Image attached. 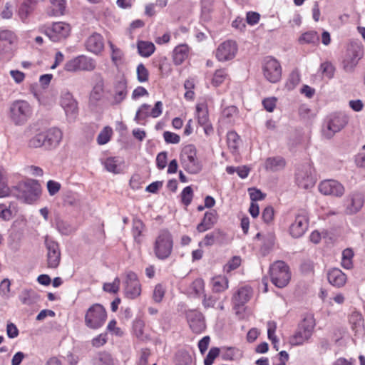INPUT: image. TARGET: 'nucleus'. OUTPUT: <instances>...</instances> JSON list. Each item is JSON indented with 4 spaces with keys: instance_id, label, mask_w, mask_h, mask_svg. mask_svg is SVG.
Here are the masks:
<instances>
[{
    "instance_id": "6ab92c4d",
    "label": "nucleus",
    "mask_w": 365,
    "mask_h": 365,
    "mask_svg": "<svg viewBox=\"0 0 365 365\" xmlns=\"http://www.w3.org/2000/svg\"><path fill=\"white\" fill-rule=\"evenodd\" d=\"M319 190L324 195L341 197L345 192L344 185L335 180H324L319 185Z\"/></svg>"
},
{
    "instance_id": "dca6fc26",
    "label": "nucleus",
    "mask_w": 365,
    "mask_h": 365,
    "mask_svg": "<svg viewBox=\"0 0 365 365\" xmlns=\"http://www.w3.org/2000/svg\"><path fill=\"white\" fill-rule=\"evenodd\" d=\"M18 39L14 31L0 28V61L4 55L11 51L12 46L17 43Z\"/></svg>"
},
{
    "instance_id": "5fc2aeb1",
    "label": "nucleus",
    "mask_w": 365,
    "mask_h": 365,
    "mask_svg": "<svg viewBox=\"0 0 365 365\" xmlns=\"http://www.w3.org/2000/svg\"><path fill=\"white\" fill-rule=\"evenodd\" d=\"M320 70L324 76L329 79L334 77L335 73V67L329 61H325L320 65Z\"/></svg>"
},
{
    "instance_id": "393cba45",
    "label": "nucleus",
    "mask_w": 365,
    "mask_h": 365,
    "mask_svg": "<svg viewBox=\"0 0 365 365\" xmlns=\"http://www.w3.org/2000/svg\"><path fill=\"white\" fill-rule=\"evenodd\" d=\"M252 291L248 287H240L233 295L232 302L236 313L251 298Z\"/></svg>"
},
{
    "instance_id": "2eb2a0df",
    "label": "nucleus",
    "mask_w": 365,
    "mask_h": 365,
    "mask_svg": "<svg viewBox=\"0 0 365 365\" xmlns=\"http://www.w3.org/2000/svg\"><path fill=\"white\" fill-rule=\"evenodd\" d=\"M123 284L125 297L134 299L140 295L141 285L134 272L130 271L126 273Z\"/></svg>"
},
{
    "instance_id": "338daca9",
    "label": "nucleus",
    "mask_w": 365,
    "mask_h": 365,
    "mask_svg": "<svg viewBox=\"0 0 365 365\" xmlns=\"http://www.w3.org/2000/svg\"><path fill=\"white\" fill-rule=\"evenodd\" d=\"M203 299L202 301V306L205 309L213 308L218 300L215 296L202 294Z\"/></svg>"
},
{
    "instance_id": "de8ad7c7",
    "label": "nucleus",
    "mask_w": 365,
    "mask_h": 365,
    "mask_svg": "<svg viewBox=\"0 0 365 365\" xmlns=\"http://www.w3.org/2000/svg\"><path fill=\"white\" fill-rule=\"evenodd\" d=\"M118 164L119 159L116 157H109L106 158L103 163L104 167L106 169V170L113 173H120Z\"/></svg>"
},
{
    "instance_id": "b1692460",
    "label": "nucleus",
    "mask_w": 365,
    "mask_h": 365,
    "mask_svg": "<svg viewBox=\"0 0 365 365\" xmlns=\"http://www.w3.org/2000/svg\"><path fill=\"white\" fill-rule=\"evenodd\" d=\"M128 96V83L127 81L122 78L117 81L113 86L112 106L121 103Z\"/></svg>"
},
{
    "instance_id": "2f4dec72",
    "label": "nucleus",
    "mask_w": 365,
    "mask_h": 365,
    "mask_svg": "<svg viewBox=\"0 0 365 365\" xmlns=\"http://www.w3.org/2000/svg\"><path fill=\"white\" fill-rule=\"evenodd\" d=\"M145 230V225L143 222L139 218H133L132 222L131 233L134 241L138 245L141 244L143 241V233Z\"/></svg>"
},
{
    "instance_id": "a19ab883",
    "label": "nucleus",
    "mask_w": 365,
    "mask_h": 365,
    "mask_svg": "<svg viewBox=\"0 0 365 365\" xmlns=\"http://www.w3.org/2000/svg\"><path fill=\"white\" fill-rule=\"evenodd\" d=\"M10 195L11 190L7 185L6 172L4 168L0 166V197H6Z\"/></svg>"
},
{
    "instance_id": "603ef678",
    "label": "nucleus",
    "mask_w": 365,
    "mask_h": 365,
    "mask_svg": "<svg viewBox=\"0 0 365 365\" xmlns=\"http://www.w3.org/2000/svg\"><path fill=\"white\" fill-rule=\"evenodd\" d=\"M33 10L34 6H31L27 2H23L19 9L18 15L23 22H26Z\"/></svg>"
},
{
    "instance_id": "6e6d98bb",
    "label": "nucleus",
    "mask_w": 365,
    "mask_h": 365,
    "mask_svg": "<svg viewBox=\"0 0 365 365\" xmlns=\"http://www.w3.org/2000/svg\"><path fill=\"white\" fill-rule=\"evenodd\" d=\"M136 73L137 79L140 83L147 82L149 80V71L143 63L138 65Z\"/></svg>"
},
{
    "instance_id": "4c0bfd02",
    "label": "nucleus",
    "mask_w": 365,
    "mask_h": 365,
    "mask_svg": "<svg viewBox=\"0 0 365 365\" xmlns=\"http://www.w3.org/2000/svg\"><path fill=\"white\" fill-rule=\"evenodd\" d=\"M175 365H191L192 355L186 350H180L175 354Z\"/></svg>"
},
{
    "instance_id": "a878e982",
    "label": "nucleus",
    "mask_w": 365,
    "mask_h": 365,
    "mask_svg": "<svg viewBox=\"0 0 365 365\" xmlns=\"http://www.w3.org/2000/svg\"><path fill=\"white\" fill-rule=\"evenodd\" d=\"M85 46L88 51L98 54L104 48L103 37L101 34L94 32L86 39Z\"/></svg>"
},
{
    "instance_id": "f8f14e48",
    "label": "nucleus",
    "mask_w": 365,
    "mask_h": 365,
    "mask_svg": "<svg viewBox=\"0 0 365 365\" xmlns=\"http://www.w3.org/2000/svg\"><path fill=\"white\" fill-rule=\"evenodd\" d=\"M347 123V118L341 114H332L327 118L324 128L323 134L331 138L336 133L340 131Z\"/></svg>"
},
{
    "instance_id": "4be33fe9",
    "label": "nucleus",
    "mask_w": 365,
    "mask_h": 365,
    "mask_svg": "<svg viewBox=\"0 0 365 365\" xmlns=\"http://www.w3.org/2000/svg\"><path fill=\"white\" fill-rule=\"evenodd\" d=\"M364 203V195L359 192H354L349 195L346 199V213L353 215L358 212Z\"/></svg>"
},
{
    "instance_id": "7ed1b4c3",
    "label": "nucleus",
    "mask_w": 365,
    "mask_h": 365,
    "mask_svg": "<svg viewBox=\"0 0 365 365\" xmlns=\"http://www.w3.org/2000/svg\"><path fill=\"white\" fill-rule=\"evenodd\" d=\"M180 162L183 169L190 174H197L202 170V165L197 156V149L192 144L182 148Z\"/></svg>"
},
{
    "instance_id": "5701e85b",
    "label": "nucleus",
    "mask_w": 365,
    "mask_h": 365,
    "mask_svg": "<svg viewBox=\"0 0 365 365\" xmlns=\"http://www.w3.org/2000/svg\"><path fill=\"white\" fill-rule=\"evenodd\" d=\"M227 238L226 233L221 229H215L213 231L207 233L202 241L199 242V246L210 247L215 244L223 245Z\"/></svg>"
},
{
    "instance_id": "cd10ccee",
    "label": "nucleus",
    "mask_w": 365,
    "mask_h": 365,
    "mask_svg": "<svg viewBox=\"0 0 365 365\" xmlns=\"http://www.w3.org/2000/svg\"><path fill=\"white\" fill-rule=\"evenodd\" d=\"M61 106L68 116L75 117L78 113V103L69 92H66L61 95Z\"/></svg>"
},
{
    "instance_id": "c03bdc74",
    "label": "nucleus",
    "mask_w": 365,
    "mask_h": 365,
    "mask_svg": "<svg viewBox=\"0 0 365 365\" xmlns=\"http://www.w3.org/2000/svg\"><path fill=\"white\" fill-rule=\"evenodd\" d=\"M56 227L60 233L65 235H68L74 231V228L69 222L61 219L56 220Z\"/></svg>"
},
{
    "instance_id": "69168bd1",
    "label": "nucleus",
    "mask_w": 365,
    "mask_h": 365,
    "mask_svg": "<svg viewBox=\"0 0 365 365\" xmlns=\"http://www.w3.org/2000/svg\"><path fill=\"white\" fill-rule=\"evenodd\" d=\"M250 197L252 202L262 200L265 198L266 194L263 193L260 190L256 187H251L248 189Z\"/></svg>"
},
{
    "instance_id": "0e129e2a",
    "label": "nucleus",
    "mask_w": 365,
    "mask_h": 365,
    "mask_svg": "<svg viewBox=\"0 0 365 365\" xmlns=\"http://www.w3.org/2000/svg\"><path fill=\"white\" fill-rule=\"evenodd\" d=\"M165 294V289L164 287L161 284H158L154 288L153 299L155 302L159 303L163 300Z\"/></svg>"
},
{
    "instance_id": "72a5a7b5",
    "label": "nucleus",
    "mask_w": 365,
    "mask_h": 365,
    "mask_svg": "<svg viewBox=\"0 0 365 365\" xmlns=\"http://www.w3.org/2000/svg\"><path fill=\"white\" fill-rule=\"evenodd\" d=\"M99 80L93 87V89L90 93L89 101L92 103H96L99 101L103 93L104 82L101 76L99 74Z\"/></svg>"
},
{
    "instance_id": "6e6552de",
    "label": "nucleus",
    "mask_w": 365,
    "mask_h": 365,
    "mask_svg": "<svg viewBox=\"0 0 365 365\" xmlns=\"http://www.w3.org/2000/svg\"><path fill=\"white\" fill-rule=\"evenodd\" d=\"M106 317L105 308L100 304H94L86 313L85 324L91 329H97L103 325Z\"/></svg>"
},
{
    "instance_id": "052dcab7",
    "label": "nucleus",
    "mask_w": 365,
    "mask_h": 365,
    "mask_svg": "<svg viewBox=\"0 0 365 365\" xmlns=\"http://www.w3.org/2000/svg\"><path fill=\"white\" fill-rule=\"evenodd\" d=\"M120 280L118 277H115L113 282L105 283L103 289L105 292L109 293H117L120 289Z\"/></svg>"
},
{
    "instance_id": "a211bd4d",
    "label": "nucleus",
    "mask_w": 365,
    "mask_h": 365,
    "mask_svg": "<svg viewBox=\"0 0 365 365\" xmlns=\"http://www.w3.org/2000/svg\"><path fill=\"white\" fill-rule=\"evenodd\" d=\"M361 56V49L359 46L349 47L342 60L343 69L348 73L352 72Z\"/></svg>"
},
{
    "instance_id": "1a4fd4ad",
    "label": "nucleus",
    "mask_w": 365,
    "mask_h": 365,
    "mask_svg": "<svg viewBox=\"0 0 365 365\" xmlns=\"http://www.w3.org/2000/svg\"><path fill=\"white\" fill-rule=\"evenodd\" d=\"M96 68V60L85 55L78 56L64 65V70L68 72L93 71Z\"/></svg>"
},
{
    "instance_id": "f3484780",
    "label": "nucleus",
    "mask_w": 365,
    "mask_h": 365,
    "mask_svg": "<svg viewBox=\"0 0 365 365\" xmlns=\"http://www.w3.org/2000/svg\"><path fill=\"white\" fill-rule=\"evenodd\" d=\"M237 52V45L235 41L227 40L220 43L215 51L216 58L221 62L233 59Z\"/></svg>"
},
{
    "instance_id": "13d9d810",
    "label": "nucleus",
    "mask_w": 365,
    "mask_h": 365,
    "mask_svg": "<svg viewBox=\"0 0 365 365\" xmlns=\"http://www.w3.org/2000/svg\"><path fill=\"white\" fill-rule=\"evenodd\" d=\"M150 107V105L147 103H143L141 105V106L136 112L135 120H136L138 123H140V120H145L147 117L150 116V112L148 111Z\"/></svg>"
},
{
    "instance_id": "9b49d317",
    "label": "nucleus",
    "mask_w": 365,
    "mask_h": 365,
    "mask_svg": "<svg viewBox=\"0 0 365 365\" xmlns=\"http://www.w3.org/2000/svg\"><path fill=\"white\" fill-rule=\"evenodd\" d=\"M313 169L310 164L305 163L299 166L295 173V181L299 187L309 189L315 184L312 174Z\"/></svg>"
},
{
    "instance_id": "c756f323",
    "label": "nucleus",
    "mask_w": 365,
    "mask_h": 365,
    "mask_svg": "<svg viewBox=\"0 0 365 365\" xmlns=\"http://www.w3.org/2000/svg\"><path fill=\"white\" fill-rule=\"evenodd\" d=\"M19 298L23 304L28 306H32L40 300L39 294L33 289H23Z\"/></svg>"
},
{
    "instance_id": "a18cd8bd",
    "label": "nucleus",
    "mask_w": 365,
    "mask_h": 365,
    "mask_svg": "<svg viewBox=\"0 0 365 365\" xmlns=\"http://www.w3.org/2000/svg\"><path fill=\"white\" fill-rule=\"evenodd\" d=\"M354 252L351 248H346L342 252L341 266L346 269H351L353 267L352 259Z\"/></svg>"
},
{
    "instance_id": "0eeeda50",
    "label": "nucleus",
    "mask_w": 365,
    "mask_h": 365,
    "mask_svg": "<svg viewBox=\"0 0 365 365\" xmlns=\"http://www.w3.org/2000/svg\"><path fill=\"white\" fill-rule=\"evenodd\" d=\"M293 222L289 227V232L294 238H299L304 235L309 227V215L306 210L301 209L289 214Z\"/></svg>"
},
{
    "instance_id": "e2e57ef3",
    "label": "nucleus",
    "mask_w": 365,
    "mask_h": 365,
    "mask_svg": "<svg viewBox=\"0 0 365 365\" xmlns=\"http://www.w3.org/2000/svg\"><path fill=\"white\" fill-rule=\"evenodd\" d=\"M220 349L217 347H212L204 359V365H212L214 360L220 356Z\"/></svg>"
},
{
    "instance_id": "4468645a",
    "label": "nucleus",
    "mask_w": 365,
    "mask_h": 365,
    "mask_svg": "<svg viewBox=\"0 0 365 365\" xmlns=\"http://www.w3.org/2000/svg\"><path fill=\"white\" fill-rule=\"evenodd\" d=\"M45 247L46 249V262L48 268H57L61 262V250L57 242L46 237Z\"/></svg>"
},
{
    "instance_id": "20e7f679",
    "label": "nucleus",
    "mask_w": 365,
    "mask_h": 365,
    "mask_svg": "<svg viewBox=\"0 0 365 365\" xmlns=\"http://www.w3.org/2000/svg\"><path fill=\"white\" fill-rule=\"evenodd\" d=\"M315 325L314 317L311 314L306 315L298 324L295 333L290 337V344L293 346L302 345L312 337Z\"/></svg>"
},
{
    "instance_id": "e433bc0d",
    "label": "nucleus",
    "mask_w": 365,
    "mask_h": 365,
    "mask_svg": "<svg viewBox=\"0 0 365 365\" xmlns=\"http://www.w3.org/2000/svg\"><path fill=\"white\" fill-rule=\"evenodd\" d=\"M301 44H312L317 46L319 43V36L315 31H308L302 34L299 38Z\"/></svg>"
},
{
    "instance_id": "09e8293b",
    "label": "nucleus",
    "mask_w": 365,
    "mask_h": 365,
    "mask_svg": "<svg viewBox=\"0 0 365 365\" xmlns=\"http://www.w3.org/2000/svg\"><path fill=\"white\" fill-rule=\"evenodd\" d=\"M113 135V130L110 126H106L100 132L97 137V143L98 145H105L108 143Z\"/></svg>"
},
{
    "instance_id": "f704fd0d",
    "label": "nucleus",
    "mask_w": 365,
    "mask_h": 365,
    "mask_svg": "<svg viewBox=\"0 0 365 365\" xmlns=\"http://www.w3.org/2000/svg\"><path fill=\"white\" fill-rule=\"evenodd\" d=\"M138 53L145 58L150 57L155 51L153 43L145 41H138L137 43Z\"/></svg>"
},
{
    "instance_id": "4d7b16f0",
    "label": "nucleus",
    "mask_w": 365,
    "mask_h": 365,
    "mask_svg": "<svg viewBox=\"0 0 365 365\" xmlns=\"http://www.w3.org/2000/svg\"><path fill=\"white\" fill-rule=\"evenodd\" d=\"M193 195V190L191 186L185 187L180 194L182 203L185 206H188L192 200Z\"/></svg>"
},
{
    "instance_id": "ea45409f",
    "label": "nucleus",
    "mask_w": 365,
    "mask_h": 365,
    "mask_svg": "<svg viewBox=\"0 0 365 365\" xmlns=\"http://www.w3.org/2000/svg\"><path fill=\"white\" fill-rule=\"evenodd\" d=\"M191 293L195 297H200L205 294V282L201 278L195 279L190 285Z\"/></svg>"
},
{
    "instance_id": "774afa93",
    "label": "nucleus",
    "mask_w": 365,
    "mask_h": 365,
    "mask_svg": "<svg viewBox=\"0 0 365 365\" xmlns=\"http://www.w3.org/2000/svg\"><path fill=\"white\" fill-rule=\"evenodd\" d=\"M274 215V211L273 207L272 206H267L262 211V218L265 223L269 224L272 222Z\"/></svg>"
},
{
    "instance_id": "9d476101",
    "label": "nucleus",
    "mask_w": 365,
    "mask_h": 365,
    "mask_svg": "<svg viewBox=\"0 0 365 365\" xmlns=\"http://www.w3.org/2000/svg\"><path fill=\"white\" fill-rule=\"evenodd\" d=\"M280 63L272 56H267L262 63V72L264 78L272 83L279 82L282 78Z\"/></svg>"
},
{
    "instance_id": "3c124183",
    "label": "nucleus",
    "mask_w": 365,
    "mask_h": 365,
    "mask_svg": "<svg viewBox=\"0 0 365 365\" xmlns=\"http://www.w3.org/2000/svg\"><path fill=\"white\" fill-rule=\"evenodd\" d=\"M110 47L112 51L111 60L115 66H118L123 63L124 53L121 49L117 48L114 44L110 43Z\"/></svg>"
},
{
    "instance_id": "412c9836",
    "label": "nucleus",
    "mask_w": 365,
    "mask_h": 365,
    "mask_svg": "<svg viewBox=\"0 0 365 365\" xmlns=\"http://www.w3.org/2000/svg\"><path fill=\"white\" fill-rule=\"evenodd\" d=\"M45 138V149H56L60 144L63 138L62 131L57 128H51L43 131Z\"/></svg>"
},
{
    "instance_id": "c9c22d12",
    "label": "nucleus",
    "mask_w": 365,
    "mask_h": 365,
    "mask_svg": "<svg viewBox=\"0 0 365 365\" xmlns=\"http://www.w3.org/2000/svg\"><path fill=\"white\" fill-rule=\"evenodd\" d=\"M240 142V137L235 131L231 130L227 133V143L232 153H236L238 151Z\"/></svg>"
},
{
    "instance_id": "473e14b6",
    "label": "nucleus",
    "mask_w": 365,
    "mask_h": 365,
    "mask_svg": "<svg viewBox=\"0 0 365 365\" xmlns=\"http://www.w3.org/2000/svg\"><path fill=\"white\" fill-rule=\"evenodd\" d=\"M189 48L185 44L177 46L173 52V59L175 65H180L187 58Z\"/></svg>"
},
{
    "instance_id": "49530a36",
    "label": "nucleus",
    "mask_w": 365,
    "mask_h": 365,
    "mask_svg": "<svg viewBox=\"0 0 365 365\" xmlns=\"http://www.w3.org/2000/svg\"><path fill=\"white\" fill-rule=\"evenodd\" d=\"M28 146L31 148H38L41 147L45 148L43 132L38 133L31 138L28 141Z\"/></svg>"
},
{
    "instance_id": "680f3d73",
    "label": "nucleus",
    "mask_w": 365,
    "mask_h": 365,
    "mask_svg": "<svg viewBox=\"0 0 365 365\" xmlns=\"http://www.w3.org/2000/svg\"><path fill=\"white\" fill-rule=\"evenodd\" d=\"M197 113V121L201 125H207L209 123L208 111L206 108H202L199 105L196 107Z\"/></svg>"
},
{
    "instance_id": "423d86ee",
    "label": "nucleus",
    "mask_w": 365,
    "mask_h": 365,
    "mask_svg": "<svg viewBox=\"0 0 365 365\" xmlns=\"http://www.w3.org/2000/svg\"><path fill=\"white\" fill-rule=\"evenodd\" d=\"M271 282L277 287H285L291 279V272L289 266L283 261H277L269 267Z\"/></svg>"
},
{
    "instance_id": "37998d69",
    "label": "nucleus",
    "mask_w": 365,
    "mask_h": 365,
    "mask_svg": "<svg viewBox=\"0 0 365 365\" xmlns=\"http://www.w3.org/2000/svg\"><path fill=\"white\" fill-rule=\"evenodd\" d=\"M228 73L225 68H220L215 71L214 73L212 84L215 87H218L224 83L227 78Z\"/></svg>"
},
{
    "instance_id": "bb28decb",
    "label": "nucleus",
    "mask_w": 365,
    "mask_h": 365,
    "mask_svg": "<svg viewBox=\"0 0 365 365\" xmlns=\"http://www.w3.org/2000/svg\"><path fill=\"white\" fill-rule=\"evenodd\" d=\"M218 214L215 210L207 211L201 222L197 225L196 230L198 232H205L212 229L217 222Z\"/></svg>"
},
{
    "instance_id": "79ce46f5",
    "label": "nucleus",
    "mask_w": 365,
    "mask_h": 365,
    "mask_svg": "<svg viewBox=\"0 0 365 365\" xmlns=\"http://www.w3.org/2000/svg\"><path fill=\"white\" fill-rule=\"evenodd\" d=\"M52 15L58 16L64 14L66 7V0H50Z\"/></svg>"
},
{
    "instance_id": "864d4df0",
    "label": "nucleus",
    "mask_w": 365,
    "mask_h": 365,
    "mask_svg": "<svg viewBox=\"0 0 365 365\" xmlns=\"http://www.w3.org/2000/svg\"><path fill=\"white\" fill-rule=\"evenodd\" d=\"M226 172L230 175H232L236 172L240 178L244 179L248 176L250 169L245 165L242 167L227 166L226 168Z\"/></svg>"
},
{
    "instance_id": "f257e3e1",
    "label": "nucleus",
    "mask_w": 365,
    "mask_h": 365,
    "mask_svg": "<svg viewBox=\"0 0 365 365\" xmlns=\"http://www.w3.org/2000/svg\"><path fill=\"white\" fill-rule=\"evenodd\" d=\"M11 193L24 202L31 204L39 198L41 187L37 180L28 179L14 187Z\"/></svg>"
},
{
    "instance_id": "f03ea898",
    "label": "nucleus",
    "mask_w": 365,
    "mask_h": 365,
    "mask_svg": "<svg viewBox=\"0 0 365 365\" xmlns=\"http://www.w3.org/2000/svg\"><path fill=\"white\" fill-rule=\"evenodd\" d=\"M173 237L168 230H161L153 243L155 256L160 260L169 258L173 250Z\"/></svg>"
},
{
    "instance_id": "ddd939ff",
    "label": "nucleus",
    "mask_w": 365,
    "mask_h": 365,
    "mask_svg": "<svg viewBox=\"0 0 365 365\" xmlns=\"http://www.w3.org/2000/svg\"><path fill=\"white\" fill-rule=\"evenodd\" d=\"M71 33V26L65 22H56L45 29V34L53 42L66 39Z\"/></svg>"
},
{
    "instance_id": "c85d7f7f",
    "label": "nucleus",
    "mask_w": 365,
    "mask_h": 365,
    "mask_svg": "<svg viewBox=\"0 0 365 365\" xmlns=\"http://www.w3.org/2000/svg\"><path fill=\"white\" fill-rule=\"evenodd\" d=\"M327 279L334 287H342L346 282V275L339 269L333 268L327 273Z\"/></svg>"
},
{
    "instance_id": "8fccbe9b",
    "label": "nucleus",
    "mask_w": 365,
    "mask_h": 365,
    "mask_svg": "<svg viewBox=\"0 0 365 365\" xmlns=\"http://www.w3.org/2000/svg\"><path fill=\"white\" fill-rule=\"evenodd\" d=\"M94 365H114L111 355L106 351L100 352L94 360Z\"/></svg>"
},
{
    "instance_id": "bf43d9fd",
    "label": "nucleus",
    "mask_w": 365,
    "mask_h": 365,
    "mask_svg": "<svg viewBox=\"0 0 365 365\" xmlns=\"http://www.w3.org/2000/svg\"><path fill=\"white\" fill-rule=\"evenodd\" d=\"M300 82V76L298 72L292 71L286 83V88L288 90H293Z\"/></svg>"
},
{
    "instance_id": "39448f33",
    "label": "nucleus",
    "mask_w": 365,
    "mask_h": 365,
    "mask_svg": "<svg viewBox=\"0 0 365 365\" xmlns=\"http://www.w3.org/2000/svg\"><path fill=\"white\" fill-rule=\"evenodd\" d=\"M31 105L24 100L14 101L9 108V117L15 125L24 124L32 115Z\"/></svg>"
},
{
    "instance_id": "58836bf2",
    "label": "nucleus",
    "mask_w": 365,
    "mask_h": 365,
    "mask_svg": "<svg viewBox=\"0 0 365 365\" xmlns=\"http://www.w3.org/2000/svg\"><path fill=\"white\" fill-rule=\"evenodd\" d=\"M228 288V279L225 277H217L212 279V292L220 293Z\"/></svg>"
},
{
    "instance_id": "aec40b11",
    "label": "nucleus",
    "mask_w": 365,
    "mask_h": 365,
    "mask_svg": "<svg viewBox=\"0 0 365 365\" xmlns=\"http://www.w3.org/2000/svg\"><path fill=\"white\" fill-rule=\"evenodd\" d=\"M187 321L190 328L195 334H200L205 328V321L203 314L197 310H189L186 312Z\"/></svg>"
},
{
    "instance_id": "7c9ffc66",
    "label": "nucleus",
    "mask_w": 365,
    "mask_h": 365,
    "mask_svg": "<svg viewBox=\"0 0 365 365\" xmlns=\"http://www.w3.org/2000/svg\"><path fill=\"white\" fill-rule=\"evenodd\" d=\"M286 160L282 156H275L267 158L264 163L266 170L277 172L284 168Z\"/></svg>"
}]
</instances>
